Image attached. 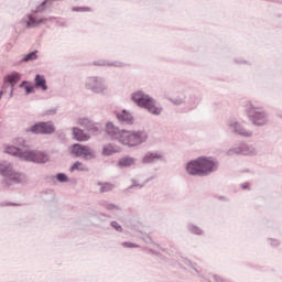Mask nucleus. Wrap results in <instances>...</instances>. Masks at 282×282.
Returning a JSON list of instances; mask_svg holds the SVG:
<instances>
[{"instance_id": "1", "label": "nucleus", "mask_w": 282, "mask_h": 282, "mask_svg": "<svg viewBox=\"0 0 282 282\" xmlns=\"http://www.w3.org/2000/svg\"><path fill=\"white\" fill-rule=\"evenodd\" d=\"M106 133L126 147H138V144H142V142H147L148 138L147 133L140 131H120L118 128H115L112 123H107Z\"/></svg>"}, {"instance_id": "2", "label": "nucleus", "mask_w": 282, "mask_h": 282, "mask_svg": "<svg viewBox=\"0 0 282 282\" xmlns=\"http://www.w3.org/2000/svg\"><path fill=\"white\" fill-rule=\"evenodd\" d=\"M186 171L189 175H208L217 171V163L210 158L200 156L187 163Z\"/></svg>"}, {"instance_id": "3", "label": "nucleus", "mask_w": 282, "mask_h": 282, "mask_svg": "<svg viewBox=\"0 0 282 282\" xmlns=\"http://www.w3.org/2000/svg\"><path fill=\"white\" fill-rule=\"evenodd\" d=\"M7 153L9 155H17L18 158H22V160H26V162H37L39 164H45L47 162V155L42 152H34V151H22L17 147H8Z\"/></svg>"}, {"instance_id": "4", "label": "nucleus", "mask_w": 282, "mask_h": 282, "mask_svg": "<svg viewBox=\"0 0 282 282\" xmlns=\"http://www.w3.org/2000/svg\"><path fill=\"white\" fill-rule=\"evenodd\" d=\"M133 102H137L139 107L148 109L150 113L154 116H160L162 113V108L155 106V101L151 99L148 95H144L142 91L134 93L132 95Z\"/></svg>"}, {"instance_id": "5", "label": "nucleus", "mask_w": 282, "mask_h": 282, "mask_svg": "<svg viewBox=\"0 0 282 282\" xmlns=\"http://www.w3.org/2000/svg\"><path fill=\"white\" fill-rule=\"evenodd\" d=\"M0 173L6 180V184L8 186L12 184H22V182H25V176L21 173H17L12 170V165L7 164V165H0Z\"/></svg>"}, {"instance_id": "6", "label": "nucleus", "mask_w": 282, "mask_h": 282, "mask_svg": "<svg viewBox=\"0 0 282 282\" xmlns=\"http://www.w3.org/2000/svg\"><path fill=\"white\" fill-rule=\"evenodd\" d=\"M72 154L76 158H91V149L87 145H80L78 143L73 144L70 148Z\"/></svg>"}, {"instance_id": "7", "label": "nucleus", "mask_w": 282, "mask_h": 282, "mask_svg": "<svg viewBox=\"0 0 282 282\" xmlns=\"http://www.w3.org/2000/svg\"><path fill=\"white\" fill-rule=\"evenodd\" d=\"M32 133H54V126L50 122H41L31 128Z\"/></svg>"}, {"instance_id": "8", "label": "nucleus", "mask_w": 282, "mask_h": 282, "mask_svg": "<svg viewBox=\"0 0 282 282\" xmlns=\"http://www.w3.org/2000/svg\"><path fill=\"white\" fill-rule=\"evenodd\" d=\"M19 79V74L14 73L4 78V87H9L10 91L14 89V85H17V80Z\"/></svg>"}, {"instance_id": "9", "label": "nucleus", "mask_w": 282, "mask_h": 282, "mask_svg": "<svg viewBox=\"0 0 282 282\" xmlns=\"http://www.w3.org/2000/svg\"><path fill=\"white\" fill-rule=\"evenodd\" d=\"M42 23H47V20L29 15V21L26 22V26L39 28V25H42Z\"/></svg>"}, {"instance_id": "10", "label": "nucleus", "mask_w": 282, "mask_h": 282, "mask_svg": "<svg viewBox=\"0 0 282 282\" xmlns=\"http://www.w3.org/2000/svg\"><path fill=\"white\" fill-rule=\"evenodd\" d=\"M73 135L78 142H87V140H89V135L85 134V132L78 128L73 129Z\"/></svg>"}, {"instance_id": "11", "label": "nucleus", "mask_w": 282, "mask_h": 282, "mask_svg": "<svg viewBox=\"0 0 282 282\" xmlns=\"http://www.w3.org/2000/svg\"><path fill=\"white\" fill-rule=\"evenodd\" d=\"M35 87L42 89V91H47V82L44 76L36 75L35 76Z\"/></svg>"}, {"instance_id": "12", "label": "nucleus", "mask_w": 282, "mask_h": 282, "mask_svg": "<svg viewBox=\"0 0 282 282\" xmlns=\"http://www.w3.org/2000/svg\"><path fill=\"white\" fill-rule=\"evenodd\" d=\"M117 118L118 120H120V122H126L127 124H131V122H133V117L131 116V113L127 112V110L118 113Z\"/></svg>"}, {"instance_id": "13", "label": "nucleus", "mask_w": 282, "mask_h": 282, "mask_svg": "<svg viewBox=\"0 0 282 282\" xmlns=\"http://www.w3.org/2000/svg\"><path fill=\"white\" fill-rule=\"evenodd\" d=\"M268 122V119L265 118V115L263 112H256L253 116V124H265Z\"/></svg>"}, {"instance_id": "14", "label": "nucleus", "mask_w": 282, "mask_h": 282, "mask_svg": "<svg viewBox=\"0 0 282 282\" xmlns=\"http://www.w3.org/2000/svg\"><path fill=\"white\" fill-rule=\"evenodd\" d=\"M118 151H120L119 147L108 144L104 147L102 155H113V153H118Z\"/></svg>"}, {"instance_id": "15", "label": "nucleus", "mask_w": 282, "mask_h": 282, "mask_svg": "<svg viewBox=\"0 0 282 282\" xmlns=\"http://www.w3.org/2000/svg\"><path fill=\"white\" fill-rule=\"evenodd\" d=\"M119 166H133V164H135V159L131 158V156H126L119 160L118 162Z\"/></svg>"}, {"instance_id": "16", "label": "nucleus", "mask_w": 282, "mask_h": 282, "mask_svg": "<svg viewBox=\"0 0 282 282\" xmlns=\"http://www.w3.org/2000/svg\"><path fill=\"white\" fill-rule=\"evenodd\" d=\"M234 129H235V133H238V135H245V138L252 135L251 132L243 131V128H241L239 123H235Z\"/></svg>"}, {"instance_id": "17", "label": "nucleus", "mask_w": 282, "mask_h": 282, "mask_svg": "<svg viewBox=\"0 0 282 282\" xmlns=\"http://www.w3.org/2000/svg\"><path fill=\"white\" fill-rule=\"evenodd\" d=\"M160 158H162V155L158 153H150L143 158V162H153V160H160Z\"/></svg>"}, {"instance_id": "18", "label": "nucleus", "mask_w": 282, "mask_h": 282, "mask_svg": "<svg viewBox=\"0 0 282 282\" xmlns=\"http://www.w3.org/2000/svg\"><path fill=\"white\" fill-rule=\"evenodd\" d=\"M74 171H87V167L82 162H75L70 167V172L74 173Z\"/></svg>"}, {"instance_id": "19", "label": "nucleus", "mask_w": 282, "mask_h": 282, "mask_svg": "<svg viewBox=\"0 0 282 282\" xmlns=\"http://www.w3.org/2000/svg\"><path fill=\"white\" fill-rule=\"evenodd\" d=\"M22 61L24 63H29V61H36V51L35 52H31L28 55H25Z\"/></svg>"}, {"instance_id": "20", "label": "nucleus", "mask_w": 282, "mask_h": 282, "mask_svg": "<svg viewBox=\"0 0 282 282\" xmlns=\"http://www.w3.org/2000/svg\"><path fill=\"white\" fill-rule=\"evenodd\" d=\"M113 185L109 184V183H105L101 185L100 187V193H108V191H112Z\"/></svg>"}, {"instance_id": "21", "label": "nucleus", "mask_w": 282, "mask_h": 282, "mask_svg": "<svg viewBox=\"0 0 282 282\" xmlns=\"http://www.w3.org/2000/svg\"><path fill=\"white\" fill-rule=\"evenodd\" d=\"M123 248H138V245L133 242H122Z\"/></svg>"}, {"instance_id": "22", "label": "nucleus", "mask_w": 282, "mask_h": 282, "mask_svg": "<svg viewBox=\"0 0 282 282\" xmlns=\"http://www.w3.org/2000/svg\"><path fill=\"white\" fill-rule=\"evenodd\" d=\"M58 182H67V176L65 174H57Z\"/></svg>"}, {"instance_id": "23", "label": "nucleus", "mask_w": 282, "mask_h": 282, "mask_svg": "<svg viewBox=\"0 0 282 282\" xmlns=\"http://www.w3.org/2000/svg\"><path fill=\"white\" fill-rule=\"evenodd\" d=\"M24 89H25V94H33L34 86H25Z\"/></svg>"}, {"instance_id": "24", "label": "nucleus", "mask_w": 282, "mask_h": 282, "mask_svg": "<svg viewBox=\"0 0 282 282\" xmlns=\"http://www.w3.org/2000/svg\"><path fill=\"white\" fill-rule=\"evenodd\" d=\"M111 226H113V228H116V230H122V227H120V225H118V223L112 221Z\"/></svg>"}, {"instance_id": "25", "label": "nucleus", "mask_w": 282, "mask_h": 282, "mask_svg": "<svg viewBox=\"0 0 282 282\" xmlns=\"http://www.w3.org/2000/svg\"><path fill=\"white\" fill-rule=\"evenodd\" d=\"M23 85H28V83L24 82V83L22 84V86H23Z\"/></svg>"}]
</instances>
